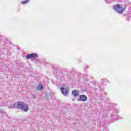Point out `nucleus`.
<instances>
[{"mask_svg":"<svg viewBox=\"0 0 131 131\" xmlns=\"http://www.w3.org/2000/svg\"><path fill=\"white\" fill-rule=\"evenodd\" d=\"M29 2V0H26V1H25L21 2V4L23 5H25V4H27V3H28Z\"/></svg>","mask_w":131,"mask_h":131,"instance_id":"obj_8","label":"nucleus"},{"mask_svg":"<svg viewBox=\"0 0 131 131\" xmlns=\"http://www.w3.org/2000/svg\"><path fill=\"white\" fill-rule=\"evenodd\" d=\"M77 101H78V102H81V101H82V102H85L88 101V97L84 95H80V98L77 99Z\"/></svg>","mask_w":131,"mask_h":131,"instance_id":"obj_5","label":"nucleus"},{"mask_svg":"<svg viewBox=\"0 0 131 131\" xmlns=\"http://www.w3.org/2000/svg\"><path fill=\"white\" fill-rule=\"evenodd\" d=\"M114 10L119 14H122L124 11L123 7L119 4L113 6Z\"/></svg>","mask_w":131,"mask_h":131,"instance_id":"obj_2","label":"nucleus"},{"mask_svg":"<svg viewBox=\"0 0 131 131\" xmlns=\"http://www.w3.org/2000/svg\"><path fill=\"white\" fill-rule=\"evenodd\" d=\"M14 107L16 109H21L24 112H27V111L29 110V108H28V105L21 101H17L14 103Z\"/></svg>","mask_w":131,"mask_h":131,"instance_id":"obj_1","label":"nucleus"},{"mask_svg":"<svg viewBox=\"0 0 131 131\" xmlns=\"http://www.w3.org/2000/svg\"><path fill=\"white\" fill-rule=\"evenodd\" d=\"M105 3H106V4H110V1H109V0H105Z\"/></svg>","mask_w":131,"mask_h":131,"instance_id":"obj_10","label":"nucleus"},{"mask_svg":"<svg viewBox=\"0 0 131 131\" xmlns=\"http://www.w3.org/2000/svg\"><path fill=\"white\" fill-rule=\"evenodd\" d=\"M72 95L75 98H77V97H78L79 96V92L77 90H74L72 92Z\"/></svg>","mask_w":131,"mask_h":131,"instance_id":"obj_6","label":"nucleus"},{"mask_svg":"<svg viewBox=\"0 0 131 131\" xmlns=\"http://www.w3.org/2000/svg\"><path fill=\"white\" fill-rule=\"evenodd\" d=\"M106 81L105 79H102V84H106Z\"/></svg>","mask_w":131,"mask_h":131,"instance_id":"obj_9","label":"nucleus"},{"mask_svg":"<svg viewBox=\"0 0 131 131\" xmlns=\"http://www.w3.org/2000/svg\"><path fill=\"white\" fill-rule=\"evenodd\" d=\"M43 89V86H42V85H41V84H39L37 88V90H38V91H41V90H42Z\"/></svg>","mask_w":131,"mask_h":131,"instance_id":"obj_7","label":"nucleus"},{"mask_svg":"<svg viewBox=\"0 0 131 131\" xmlns=\"http://www.w3.org/2000/svg\"><path fill=\"white\" fill-rule=\"evenodd\" d=\"M35 60H36V62H38V59H35Z\"/></svg>","mask_w":131,"mask_h":131,"instance_id":"obj_13","label":"nucleus"},{"mask_svg":"<svg viewBox=\"0 0 131 131\" xmlns=\"http://www.w3.org/2000/svg\"><path fill=\"white\" fill-rule=\"evenodd\" d=\"M60 91L64 96L67 97L69 94V88L68 86L62 87L60 88Z\"/></svg>","mask_w":131,"mask_h":131,"instance_id":"obj_3","label":"nucleus"},{"mask_svg":"<svg viewBox=\"0 0 131 131\" xmlns=\"http://www.w3.org/2000/svg\"><path fill=\"white\" fill-rule=\"evenodd\" d=\"M0 113H5V111L3 110H0Z\"/></svg>","mask_w":131,"mask_h":131,"instance_id":"obj_11","label":"nucleus"},{"mask_svg":"<svg viewBox=\"0 0 131 131\" xmlns=\"http://www.w3.org/2000/svg\"><path fill=\"white\" fill-rule=\"evenodd\" d=\"M33 99H36V96L33 95Z\"/></svg>","mask_w":131,"mask_h":131,"instance_id":"obj_12","label":"nucleus"},{"mask_svg":"<svg viewBox=\"0 0 131 131\" xmlns=\"http://www.w3.org/2000/svg\"><path fill=\"white\" fill-rule=\"evenodd\" d=\"M37 57H38V55L36 53L27 54L26 56L27 59H31L32 61H34V60H35Z\"/></svg>","mask_w":131,"mask_h":131,"instance_id":"obj_4","label":"nucleus"}]
</instances>
